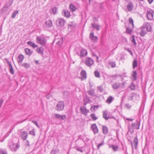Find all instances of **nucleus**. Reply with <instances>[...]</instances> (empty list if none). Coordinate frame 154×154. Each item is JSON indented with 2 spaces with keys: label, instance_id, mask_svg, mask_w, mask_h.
<instances>
[{
  "label": "nucleus",
  "instance_id": "nucleus-1",
  "mask_svg": "<svg viewBox=\"0 0 154 154\" xmlns=\"http://www.w3.org/2000/svg\"><path fill=\"white\" fill-rule=\"evenodd\" d=\"M64 106L65 105L64 103L62 101H60L57 103L55 108L58 111H60L63 110Z\"/></svg>",
  "mask_w": 154,
  "mask_h": 154
},
{
  "label": "nucleus",
  "instance_id": "nucleus-2",
  "mask_svg": "<svg viewBox=\"0 0 154 154\" xmlns=\"http://www.w3.org/2000/svg\"><path fill=\"white\" fill-rule=\"evenodd\" d=\"M129 23L131 26L132 28H131V29H130L128 27L127 28L126 33L129 34H131L132 31V29L134 28V24L133 20L131 17L129 18Z\"/></svg>",
  "mask_w": 154,
  "mask_h": 154
},
{
  "label": "nucleus",
  "instance_id": "nucleus-3",
  "mask_svg": "<svg viewBox=\"0 0 154 154\" xmlns=\"http://www.w3.org/2000/svg\"><path fill=\"white\" fill-rule=\"evenodd\" d=\"M94 61L91 58L87 57L85 61V63L88 66L90 67L94 64Z\"/></svg>",
  "mask_w": 154,
  "mask_h": 154
},
{
  "label": "nucleus",
  "instance_id": "nucleus-4",
  "mask_svg": "<svg viewBox=\"0 0 154 154\" xmlns=\"http://www.w3.org/2000/svg\"><path fill=\"white\" fill-rule=\"evenodd\" d=\"M87 51L86 50L84 49H82L81 50L80 52H77L76 54L81 58L85 57L87 54Z\"/></svg>",
  "mask_w": 154,
  "mask_h": 154
},
{
  "label": "nucleus",
  "instance_id": "nucleus-5",
  "mask_svg": "<svg viewBox=\"0 0 154 154\" xmlns=\"http://www.w3.org/2000/svg\"><path fill=\"white\" fill-rule=\"evenodd\" d=\"M80 110L81 114L85 116H87L88 113L90 112L89 110L87 109L85 106H81Z\"/></svg>",
  "mask_w": 154,
  "mask_h": 154
},
{
  "label": "nucleus",
  "instance_id": "nucleus-6",
  "mask_svg": "<svg viewBox=\"0 0 154 154\" xmlns=\"http://www.w3.org/2000/svg\"><path fill=\"white\" fill-rule=\"evenodd\" d=\"M146 16L147 19L149 20H152L153 19V12L151 10H148L146 12Z\"/></svg>",
  "mask_w": 154,
  "mask_h": 154
},
{
  "label": "nucleus",
  "instance_id": "nucleus-7",
  "mask_svg": "<svg viewBox=\"0 0 154 154\" xmlns=\"http://www.w3.org/2000/svg\"><path fill=\"white\" fill-rule=\"evenodd\" d=\"M46 42V40L45 36L42 35L39 37V44L42 45H44Z\"/></svg>",
  "mask_w": 154,
  "mask_h": 154
},
{
  "label": "nucleus",
  "instance_id": "nucleus-8",
  "mask_svg": "<svg viewBox=\"0 0 154 154\" xmlns=\"http://www.w3.org/2000/svg\"><path fill=\"white\" fill-rule=\"evenodd\" d=\"M107 111H103V117L106 120H107L110 118L115 119L114 117L112 116L108 115L107 116Z\"/></svg>",
  "mask_w": 154,
  "mask_h": 154
},
{
  "label": "nucleus",
  "instance_id": "nucleus-9",
  "mask_svg": "<svg viewBox=\"0 0 154 154\" xmlns=\"http://www.w3.org/2000/svg\"><path fill=\"white\" fill-rule=\"evenodd\" d=\"M145 29V30L148 32H150L151 30V27L150 24L148 23H146L144 24L142 26Z\"/></svg>",
  "mask_w": 154,
  "mask_h": 154
},
{
  "label": "nucleus",
  "instance_id": "nucleus-10",
  "mask_svg": "<svg viewBox=\"0 0 154 154\" xmlns=\"http://www.w3.org/2000/svg\"><path fill=\"white\" fill-rule=\"evenodd\" d=\"M20 147V145L18 144H13L10 146L11 150L12 151H16Z\"/></svg>",
  "mask_w": 154,
  "mask_h": 154
},
{
  "label": "nucleus",
  "instance_id": "nucleus-11",
  "mask_svg": "<svg viewBox=\"0 0 154 154\" xmlns=\"http://www.w3.org/2000/svg\"><path fill=\"white\" fill-rule=\"evenodd\" d=\"M28 135V132L26 131H22L20 133V136L21 138L23 140H25L27 139Z\"/></svg>",
  "mask_w": 154,
  "mask_h": 154
},
{
  "label": "nucleus",
  "instance_id": "nucleus-12",
  "mask_svg": "<svg viewBox=\"0 0 154 154\" xmlns=\"http://www.w3.org/2000/svg\"><path fill=\"white\" fill-rule=\"evenodd\" d=\"M55 118L58 119L63 120L66 119V116L65 115H60L57 114H55L54 116Z\"/></svg>",
  "mask_w": 154,
  "mask_h": 154
},
{
  "label": "nucleus",
  "instance_id": "nucleus-13",
  "mask_svg": "<svg viewBox=\"0 0 154 154\" xmlns=\"http://www.w3.org/2000/svg\"><path fill=\"white\" fill-rule=\"evenodd\" d=\"M89 38L92 41L94 42H97L98 40V38L96 36H94L93 32L90 33V34Z\"/></svg>",
  "mask_w": 154,
  "mask_h": 154
},
{
  "label": "nucleus",
  "instance_id": "nucleus-14",
  "mask_svg": "<svg viewBox=\"0 0 154 154\" xmlns=\"http://www.w3.org/2000/svg\"><path fill=\"white\" fill-rule=\"evenodd\" d=\"M134 5L131 2H129L127 5L126 7L129 11H132L133 9Z\"/></svg>",
  "mask_w": 154,
  "mask_h": 154
},
{
  "label": "nucleus",
  "instance_id": "nucleus-15",
  "mask_svg": "<svg viewBox=\"0 0 154 154\" xmlns=\"http://www.w3.org/2000/svg\"><path fill=\"white\" fill-rule=\"evenodd\" d=\"M62 14L65 17L67 18H69L70 16V12L67 10H63Z\"/></svg>",
  "mask_w": 154,
  "mask_h": 154
},
{
  "label": "nucleus",
  "instance_id": "nucleus-16",
  "mask_svg": "<svg viewBox=\"0 0 154 154\" xmlns=\"http://www.w3.org/2000/svg\"><path fill=\"white\" fill-rule=\"evenodd\" d=\"M65 21L62 18H59L57 20V23H58L61 26H64L65 24Z\"/></svg>",
  "mask_w": 154,
  "mask_h": 154
},
{
  "label": "nucleus",
  "instance_id": "nucleus-17",
  "mask_svg": "<svg viewBox=\"0 0 154 154\" xmlns=\"http://www.w3.org/2000/svg\"><path fill=\"white\" fill-rule=\"evenodd\" d=\"M45 25L48 28L51 27L52 26V21L50 20L46 21L45 23Z\"/></svg>",
  "mask_w": 154,
  "mask_h": 154
},
{
  "label": "nucleus",
  "instance_id": "nucleus-18",
  "mask_svg": "<svg viewBox=\"0 0 154 154\" xmlns=\"http://www.w3.org/2000/svg\"><path fill=\"white\" fill-rule=\"evenodd\" d=\"M91 128L94 134H96L98 133V130L95 124H93L91 126Z\"/></svg>",
  "mask_w": 154,
  "mask_h": 154
},
{
  "label": "nucleus",
  "instance_id": "nucleus-19",
  "mask_svg": "<svg viewBox=\"0 0 154 154\" xmlns=\"http://www.w3.org/2000/svg\"><path fill=\"white\" fill-rule=\"evenodd\" d=\"M147 31L142 26L141 28V30L140 33V35L142 37H143L146 33Z\"/></svg>",
  "mask_w": 154,
  "mask_h": 154
},
{
  "label": "nucleus",
  "instance_id": "nucleus-20",
  "mask_svg": "<svg viewBox=\"0 0 154 154\" xmlns=\"http://www.w3.org/2000/svg\"><path fill=\"white\" fill-rule=\"evenodd\" d=\"M109 148H111L114 150V152L118 150L119 147L116 145H115L111 144H108Z\"/></svg>",
  "mask_w": 154,
  "mask_h": 154
},
{
  "label": "nucleus",
  "instance_id": "nucleus-21",
  "mask_svg": "<svg viewBox=\"0 0 154 154\" xmlns=\"http://www.w3.org/2000/svg\"><path fill=\"white\" fill-rule=\"evenodd\" d=\"M140 125V123L137 121L135 123H133L132 124V126L134 128H136L137 129H139V127Z\"/></svg>",
  "mask_w": 154,
  "mask_h": 154
},
{
  "label": "nucleus",
  "instance_id": "nucleus-22",
  "mask_svg": "<svg viewBox=\"0 0 154 154\" xmlns=\"http://www.w3.org/2000/svg\"><path fill=\"white\" fill-rule=\"evenodd\" d=\"M86 71L84 70H82L81 72V79L82 80H84L86 79Z\"/></svg>",
  "mask_w": 154,
  "mask_h": 154
},
{
  "label": "nucleus",
  "instance_id": "nucleus-23",
  "mask_svg": "<svg viewBox=\"0 0 154 154\" xmlns=\"http://www.w3.org/2000/svg\"><path fill=\"white\" fill-rule=\"evenodd\" d=\"M120 86V84L119 82H116L112 85V87L113 89H118Z\"/></svg>",
  "mask_w": 154,
  "mask_h": 154
},
{
  "label": "nucleus",
  "instance_id": "nucleus-24",
  "mask_svg": "<svg viewBox=\"0 0 154 154\" xmlns=\"http://www.w3.org/2000/svg\"><path fill=\"white\" fill-rule=\"evenodd\" d=\"M7 63L9 65V69L10 70V72L12 74H14V71L13 68L11 64V62L8 61Z\"/></svg>",
  "mask_w": 154,
  "mask_h": 154
},
{
  "label": "nucleus",
  "instance_id": "nucleus-25",
  "mask_svg": "<svg viewBox=\"0 0 154 154\" xmlns=\"http://www.w3.org/2000/svg\"><path fill=\"white\" fill-rule=\"evenodd\" d=\"M114 98L112 96H109L107 98V100L106 101V102L109 104H110L114 100Z\"/></svg>",
  "mask_w": 154,
  "mask_h": 154
},
{
  "label": "nucleus",
  "instance_id": "nucleus-26",
  "mask_svg": "<svg viewBox=\"0 0 154 154\" xmlns=\"http://www.w3.org/2000/svg\"><path fill=\"white\" fill-rule=\"evenodd\" d=\"M99 106H93L91 107V110L92 112H94L96 110H97Z\"/></svg>",
  "mask_w": 154,
  "mask_h": 154
},
{
  "label": "nucleus",
  "instance_id": "nucleus-27",
  "mask_svg": "<svg viewBox=\"0 0 154 154\" xmlns=\"http://www.w3.org/2000/svg\"><path fill=\"white\" fill-rule=\"evenodd\" d=\"M27 44L31 46L33 48L37 47L38 46L35 44L31 41H29L27 42Z\"/></svg>",
  "mask_w": 154,
  "mask_h": 154
},
{
  "label": "nucleus",
  "instance_id": "nucleus-28",
  "mask_svg": "<svg viewBox=\"0 0 154 154\" xmlns=\"http://www.w3.org/2000/svg\"><path fill=\"white\" fill-rule=\"evenodd\" d=\"M91 25L93 28L96 29L97 30H100V27L99 25L95 23H91Z\"/></svg>",
  "mask_w": 154,
  "mask_h": 154
},
{
  "label": "nucleus",
  "instance_id": "nucleus-29",
  "mask_svg": "<svg viewBox=\"0 0 154 154\" xmlns=\"http://www.w3.org/2000/svg\"><path fill=\"white\" fill-rule=\"evenodd\" d=\"M70 10L72 12H74L75 11L76 8L73 4H71L70 5L69 7Z\"/></svg>",
  "mask_w": 154,
  "mask_h": 154
},
{
  "label": "nucleus",
  "instance_id": "nucleus-30",
  "mask_svg": "<svg viewBox=\"0 0 154 154\" xmlns=\"http://www.w3.org/2000/svg\"><path fill=\"white\" fill-rule=\"evenodd\" d=\"M138 140L137 137H135L134 138V144L135 148L137 149V146L138 145Z\"/></svg>",
  "mask_w": 154,
  "mask_h": 154
},
{
  "label": "nucleus",
  "instance_id": "nucleus-31",
  "mask_svg": "<svg viewBox=\"0 0 154 154\" xmlns=\"http://www.w3.org/2000/svg\"><path fill=\"white\" fill-rule=\"evenodd\" d=\"M24 56L21 54L19 55L18 57V61L19 63H21L23 59Z\"/></svg>",
  "mask_w": 154,
  "mask_h": 154
},
{
  "label": "nucleus",
  "instance_id": "nucleus-32",
  "mask_svg": "<svg viewBox=\"0 0 154 154\" xmlns=\"http://www.w3.org/2000/svg\"><path fill=\"white\" fill-rule=\"evenodd\" d=\"M25 51L26 54L29 56L30 55L32 54V52L29 49L26 48L25 49Z\"/></svg>",
  "mask_w": 154,
  "mask_h": 154
},
{
  "label": "nucleus",
  "instance_id": "nucleus-33",
  "mask_svg": "<svg viewBox=\"0 0 154 154\" xmlns=\"http://www.w3.org/2000/svg\"><path fill=\"white\" fill-rule=\"evenodd\" d=\"M103 132L105 134H106L108 132L107 128L106 126H103Z\"/></svg>",
  "mask_w": 154,
  "mask_h": 154
},
{
  "label": "nucleus",
  "instance_id": "nucleus-34",
  "mask_svg": "<svg viewBox=\"0 0 154 154\" xmlns=\"http://www.w3.org/2000/svg\"><path fill=\"white\" fill-rule=\"evenodd\" d=\"M137 74L136 71H134L133 75H132V80L133 81H134L137 79Z\"/></svg>",
  "mask_w": 154,
  "mask_h": 154
},
{
  "label": "nucleus",
  "instance_id": "nucleus-35",
  "mask_svg": "<svg viewBox=\"0 0 154 154\" xmlns=\"http://www.w3.org/2000/svg\"><path fill=\"white\" fill-rule=\"evenodd\" d=\"M90 116L94 120H96L98 119L96 116L95 114L94 113L91 114Z\"/></svg>",
  "mask_w": 154,
  "mask_h": 154
},
{
  "label": "nucleus",
  "instance_id": "nucleus-36",
  "mask_svg": "<svg viewBox=\"0 0 154 154\" xmlns=\"http://www.w3.org/2000/svg\"><path fill=\"white\" fill-rule=\"evenodd\" d=\"M57 8L56 7H54L52 8L51 12L54 14H55L57 13Z\"/></svg>",
  "mask_w": 154,
  "mask_h": 154
},
{
  "label": "nucleus",
  "instance_id": "nucleus-37",
  "mask_svg": "<svg viewBox=\"0 0 154 154\" xmlns=\"http://www.w3.org/2000/svg\"><path fill=\"white\" fill-rule=\"evenodd\" d=\"M133 68H135L137 66V62L136 60L135 59L134 60L133 63Z\"/></svg>",
  "mask_w": 154,
  "mask_h": 154
},
{
  "label": "nucleus",
  "instance_id": "nucleus-38",
  "mask_svg": "<svg viewBox=\"0 0 154 154\" xmlns=\"http://www.w3.org/2000/svg\"><path fill=\"white\" fill-rule=\"evenodd\" d=\"M109 63L112 67L114 68L116 67V65L115 62H110Z\"/></svg>",
  "mask_w": 154,
  "mask_h": 154
},
{
  "label": "nucleus",
  "instance_id": "nucleus-39",
  "mask_svg": "<svg viewBox=\"0 0 154 154\" xmlns=\"http://www.w3.org/2000/svg\"><path fill=\"white\" fill-rule=\"evenodd\" d=\"M94 75L97 78H99L100 77V72L96 70L94 72Z\"/></svg>",
  "mask_w": 154,
  "mask_h": 154
},
{
  "label": "nucleus",
  "instance_id": "nucleus-40",
  "mask_svg": "<svg viewBox=\"0 0 154 154\" xmlns=\"http://www.w3.org/2000/svg\"><path fill=\"white\" fill-rule=\"evenodd\" d=\"M131 38L132 39L131 42L132 43L135 45H136L137 43L135 41V39L134 36V35H133L131 37Z\"/></svg>",
  "mask_w": 154,
  "mask_h": 154
},
{
  "label": "nucleus",
  "instance_id": "nucleus-41",
  "mask_svg": "<svg viewBox=\"0 0 154 154\" xmlns=\"http://www.w3.org/2000/svg\"><path fill=\"white\" fill-rule=\"evenodd\" d=\"M128 131H129L131 134H132L134 132V129L131 126H129L128 128Z\"/></svg>",
  "mask_w": 154,
  "mask_h": 154
},
{
  "label": "nucleus",
  "instance_id": "nucleus-42",
  "mask_svg": "<svg viewBox=\"0 0 154 154\" xmlns=\"http://www.w3.org/2000/svg\"><path fill=\"white\" fill-rule=\"evenodd\" d=\"M18 13V11L17 10H16L13 13L12 15V18H14L16 16V15Z\"/></svg>",
  "mask_w": 154,
  "mask_h": 154
},
{
  "label": "nucleus",
  "instance_id": "nucleus-43",
  "mask_svg": "<svg viewBox=\"0 0 154 154\" xmlns=\"http://www.w3.org/2000/svg\"><path fill=\"white\" fill-rule=\"evenodd\" d=\"M125 107L128 109H130L132 107V105L129 103H128L125 104Z\"/></svg>",
  "mask_w": 154,
  "mask_h": 154
},
{
  "label": "nucleus",
  "instance_id": "nucleus-44",
  "mask_svg": "<svg viewBox=\"0 0 154 154\" xmlns=\"http://www.w3.org/2000/svg\"><path fill=\"white\" fill-rule=\"evenodd\" d=\"M129 88L131 89V90H134L135 88V85L134 84L133 82L132 83Z\"/></svg>",
  "mask_w": 154,
  "mask_h": 154
},
{
  "label": "nucleus",
  "instance_id": "nucleus-45",
  "mask_svg": "<svg viewBox=\"0 0 154 154\" xmlns=\"http://www.w3.org/2000/svg\"><path fill=\"white\" fill-rule=\"evenodd\" d=\"M22 66H23L25 68H29L30 66L29 64H28L26 63H23L22 65Z\"/></svg>",
  "mask_w": 154,
  "mask_h": 154
},
{
  "label": "nucleus",
  "instance_id": "nucleus-46",
  "mask_svg": "<svg viewBox=\"0 0 154 154\" xmlns=\"http://www.w3.org/2000/svg\"><path fill=\"white\" fill-rule=\"evenodd\" d=\"M29 134L32 135L33 136H35V130L34 129H33L32 130L30 131L29 132Z\"/></svg>",
  "mask_w": 154,
  "mask_h": 154
},
{
  "label": "nucleus",
  "instance_id": "nucleus-47",
  "mask_svg": "<svg viewBox=\"0 0 154 154\" xmlns=\"http://www.w3.org/2000/svg\"><path fill=\"white\" fill-rule=\"evenodd\" d=\"M0 154H7V152L2 149H0Z\"/></svg>",
  "mask_w": 154,
  "mask_h": 154
},
{
  "label": "nucleus",
  "instance_id": "nucleus-48",
  "mask_svg": "<svg viewBox=\"0 0 154 154\" xmlns=\"http://www.w3.org/2000/svg\"><path fill=\"white\" fill-rule=\"evenodd\" d=\"M98 90L100 91V92H102L103 91V87L101 86H100L97 87Z\"/></svg>",
  "mask_w": 154,
  "mask_h": 154
},
{
  "label": "nucleus",
  "instance_id": "nucleus-49",
  "mask_svg": "<svg viewBox=\"0 0 154 154\" xmlns=\"http://www.w3.org/2000/svg\"><path fill=\"white\" fill-rule=\"evenodd\" d=\"M84 101L88 102V103H89L90 102V100L88 98L86 97L84 99Z\"/></svg>",
  "mask_w": 154,
  "mask_h": 154
},
{
  "label": "nucleus",
  "instance_id": "nucleus-50",
  "mask_svg": "<svg viewBox=\"0 0 154 154\" xmlns=\"http://www.w3.org/2000/svg\"><path fill=\"white\" fill-rule=\"evenodd\" d=\"M104 143L103 141L101 143L99 144L97 146V148L98 149H99V148L101 146H103L104 145Z\"/></svg>",
  "mask_w": 154,
  "mask_h": 154
},
{
  "label": "nucleus",
  "instance_id": "nucleus-51",
  "mask_svg": "<svg viewBox=\"0 0 154 154\" xmlns=\"http://www.w3.org/2000/svg\"><path fill=\"white\" fill-rule=\"evenodd\" d=\"M88 94L91 96H93L94 95V93L93 91H88Z\"/></svg>",
  "mask_w": 154,
  "mask_h": 154
},
{
  "label": "nucleus",
  "instance_id": "nucleus-52",
  "mask_svg": "<svg viewBox=\"0 0 154 154\" xmlns=\"http://www.w3.org/2000/svg\"><path fill=\"white\" fill-rule=\"evenodd\" d=\"M39 54H41L42 55L43 53V49L41 48H39Z\"/></svg>",
  "mask_w": 154,
  "mask_h": 154
},
{
  "label": "nucleus",
  "instance_id": "nucleus-53",
  "mask_svg": "<svg viewBox=\"0 0 154 154\" xmlns=\"http://www.w3.org/2000/svg\"><path fill=\"white\" fill-rule=\"evenodd\" d=\"M75 149H76V150L77 151H80V152H83L82 149H81L79 148L78 147H76Z\"/></svg>",
  "mask_w": 154,
  "mask_h": 154
},
{
  "label": "nucleus",
  "instance_id": "nucleus-54",
  "mask_svg": "<svg viewBox=\"0 0 154 154\" xmlns=\"http://www.w3.org/2000/svg\"><path fill=\"white\" fill-rule=\"evenodd\" d=\"M134 95H132L131 97H129L128 99V101H130V100H132L133 99V98L134 97Z\"/></svg>",
  "mask_w": 154,
  "mask_h": 154
},
{
  "label": "nucleus",
  "instance_id": "nucleus-55",
  "mask_svg": "<svg viewBox=\"0 0 154 154\" xmlns=\"http://www.w3.org/2000/svg\"><path fill=\"white\" fill-rule=\"evenodd\" d=\"M3 102V100L2 99H1L0 100V108L2 106Z\"/></svg>",
  "mask_w": 154,
  "mask_h": 154
},
{
  "label": "nucleus",
  "instance_id": "nucleus-56",
  "mask_svg": "<svg viewBox=\"0 0 154 154\" xmlns=\"http://www.w3.org/2000/svg\"><path fill=\"white\" fill-rule=\"evenodd\" d=\"M127 51L131 55H133V53L132 51L129 49H127Z\"/></svg>",
  "mask_w": 154,
  "mask_h": 154
},
{
  "label": "nucleus",
  "instance_id": "nucleus-57",
  "mask_svg": "<svg viewBox=\"0 0 154 154\" xmlns=\"http://www.w3.org/2000/svg\"><path fill=\"white\" fill-rule=\"evenodd\" d=\"M33 122L34 123L35 125H36L38 127V123L36 121H33Z\"/></svg>",
  "mask_w": 154,
  "mask_h": 154
},
{
  "label": "nucleus",
  "instance_id": "nucleus-58",
  "mask_svg": "<svg viewBox=\"0 0 154 154\" xmlns=\"http://www.w3.org/2000/svg\"><path fill=\"white\" fill-rule=\"evenodd\" d=\"M25 145L26 146H28L29 145V142L28 140L26 141V142L25 143Z\"/></svg>",
  "mask_w": 154,
  "mask_h": 154
},
{
  "label": "nucleus",
  "instance_id": "nucleus-59",
  "mask_svg": "<svg viewBox=\"0 0 154 154\" xmlns=\"http://www.w3.org/2000/svg\"><path fill=\"white\" fill-rule=\"evenodd\" d=\"M93 56H94V57H96V58H97V61H98V57L95 54H93Z\"/></svg>",
  "mask_w": 154,
  "mask_h": 154
},
{
  "label": "nucleus",
  "instance_id": "nucleus-60",
  "mask_svg": "<svg viewBox=\"0 0 154 154\" xmlns=\"http://www.w3.org/2000/svg\"><path fill=\"white\" fill-rule=\"evenodd\" d=\"M148 2L149 4H151L153 1V0H148Z\"/></svg>",
  "mask_w": 154,
  "mask_h": 154
},
{
  "label": "nucleus",
  "instance_id": "nucleus-61",
  "mask_svg": "<svg viewBox=\"0 0 154 154\" xmlns=\"http://www.w3.org/2000/svg\"><path fill=\"white\" fill-rule=\"evenodd\" d=\"M117 75H112V76H111V77L112 78H116L117 77Z\"/></svg>",
  "mask_w": 154,
  "mask_h": 154
},
{
  "label": "nucleus",
  "instance_id": "nucleus-62",
  "mask_svg": "<svg viewBox=\"0 0 154 154\" xmlns=\"http://www.w3.org/2000/svg\"><path fill=\"white\" fill-rule=\"evenodd\" d=\"M128 121H132L133 120V119H129V118H127L126 119Z\"/></svg>",
  "mask_w": 154,
  "mask_h": 154
},
{
  "label": "nucleus",
  "instance_id": "nucleus-63",
  "mask_svg": "<svg viewBox=\"0 0 154 154\" xmlns=\"http://www.w3.org/2000/svg\"><path fill=\"white\" fill-rule=\"evenodd\" d=\"M88 103V102H85V101H84V103H83V105L84 106H85L86 104L87 103Z\"/></svg>",
  "mask_w": 154,
  "mask_h": 154
},
{
  "label": "nucleus",
  "instance_id": "nucleus-64",
  "mask_svg": "<svg viewBox=\"0 0 154 154\" xmlns=\"http://www.w3.org/2000/svg\"><path fill=\"white\" fill-rule=\"evenodd\" d=\"M35 62L36 64H38V60H35Z\"/></svg>",
  "mask_w": 154,
  "mask_h": 154
}]
</instances>
